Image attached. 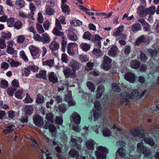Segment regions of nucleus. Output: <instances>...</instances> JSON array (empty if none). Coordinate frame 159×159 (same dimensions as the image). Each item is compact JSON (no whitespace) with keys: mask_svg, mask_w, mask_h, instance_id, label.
<instances>
[{"mask_svg":"<svg viewBox=\"0 0 159 159\" xmlns=\"http://www.w3.org/2000/svg\"><path fill=\"white\" fill-rule=\"evenodd\" d=\"M130 133L134 137H139L143 138L142 140L151 146H153L155 144V142L153 139L148 137L145 138V131L141 128L136 127L131 129L130 131Z\"/></svg>","mask_w":159,"mask_h":159,"instance_id":"nucleus-1","label":"nucleus"},{"mask_svg":"<svg viewBox=\"0 0 159 159\" xmlns=\"http://www.w3.org/2000/svg\"><path fill=\"white\" fill-rule=\"evenodd\" d=\"M139 94V91L137 89H135L132 91L130 94V95H129L128 93H124L122 95V98L121 100V103L124 105L128 104L129 102V99L133 98L135 97L138 96Z\"/></svg>","mask_w":159,"mask_h":159,"instance_id":"nucleus-2","label":"nucleus"},{"mask_svg":"<svg viewBox=\"0 0 159 159\" xmlns=\"http://www.w3.org/2000/svg\"><path fill=\"white\" fill-rule=\"evenodd\" d=\"M137 151L139 153L143 154L147 157H148L151 153L150 149L143 146V143L142 141L138 143L137 146Z\"/></svg>","mask_w":159,"mask_h":159,"instance_id":"nucleus-3","label":"nucleus"},{"mask_svg":"<svg viewBox=\"0 0 159 159\" xmlns=\"http://www.w3.org/2000/svg\"><path fill=\"white\" fill-rule=\"evenodd\" d=\"M95 152L97 159H106V155L108 153V150L106 148L100 146L97 148Z\"/></svg>","mask_w":159,"mask_h":159,"instance_id":"nucleus-4","label":"nucleus"},{"mask_svg":"<svg viewBox=\"0 0 159 159\" xmlns=\"http://www.w3.org/2000/svg\"><path fill=\"white\" fill-rule=\"evenodd\" d=\"M70 66L72 69V72H70V78L73 79V80H70L74 83L76 82V78L75 75V70L78 69L80 67L79 63L76 61L72 59L71 61L70 62Z\"/></svg>","mask_w":159,"mask_h":159,"instance_id":"nucleus-5","label":"nucleus"},{"mask_svg":"<svg viewBox=\"0 0 159 159\" xmlns=\"http://www.w3.org/2000/svg\"><path fill=\"white\" fill-rule=\"evenodd\" d=\"M55 24L56 26L53 30V34L57 36H61V38H63L64 33L60 31L62 30V27L60 22L57 19H56Z\"/></svg>","mask_w":159,"mask_h":159,"instance_id":"nucleus-6","label":"nucleus"},{"mask_svg":"<svg viewBox=\"0 0 159 159\" xmlns=\"http://www.w3.org/2000/svg\"><path fill=\"white\" fill-rule=\"evenodd\" d=\"M112 60L108 57L105 56L103 57V61L101 67L105 70H108L111 67V63Z\"/></svg>","mask_w":159,"mask_h":159,"instance_id":"nucleus-7","label":"nucleus"},{"mask_svg":"<svg viewBox=\"0 0 159 159\" xmlns=\"http://www.w3.org/2000/svg\"><path fill=\"white\" fill-rule=\"evenodd\" d=\"M116 153L117 154H118L119 156H118L117 155L115 159H129L127 157H126L125 150L122 147L118 149Z\"/></svg>","mask_w":159,"mask_h":159,"instance_id":"nucleus-8","label":"nucleus"},{"mask_svg":"<svg viewBox=\"0 0 159 159\" xmlns=\"http://www.w3.org/2000/svg\"><path fill=\"white\" fill-rule=\"evenodd\" d=\"M33 120L34 124L36 125L42 127L44 124L43 120L41 116L37 115L33 117Z\"/></svg>","mask_w":159,"mask_h":159,"instance_id":"nucleus-9","label":"nucleus"},{"mask_svg":"<svg viewBox=\"0 0 159 159\" xmlns=\"http://www.w3.org/2000/svg\"><path fill=\"white\" fill-rule=\"evenodd\" d=\"M147 38L144 35H141L139 36L136 40L134 45L136 46H139L141 43L145 44L149 43Z\"/></svg>","mask_w":159,"mask_h":159,"instance_id":"nucleus-10","label":"nucleus"},{"mask_svg":"<svg viewBox=\"0 0 159 159\" xmlns=\"http://www.w3.org/2000/svg\"><path fill=\"white\" fill-rule=\"evenodd\" d=\"M63 72L65 77V84H66L67 86V89H68L69 87V81L67 80L70 77V68L67 66H63Z\"/></svg>","mask_w":159,"mask_h":159,"instance_id":"nucleus-11","label":"nucleus"},{"mask_svg":"<svg viewBox=\"0 0 159 159\" xmlns=\"http://www.w3.org/2000/svg\"><path fill=\"white\" fill-rule=\"evenodd\" d=\"M49 81L52 84H55L58 82V79L56 75L53 72L49 73L48 75Z\"/></svg>","mask_w":159,"mask_h":159,"instance_id":"nucleus-12","label":"nucleus"},{"mask_svg":"<svg viewBox=\"0 0 159 159\" xmlns=\"http://www.w3.org/2000/svg\"><path fill=\"white\" fill-rule=\"evenodd\" d=\"M29 48L32 56L33 57L37 56L39 53H41L40 51L38 48L33 45L30 46Z\"/></svg>","mask_w":159,"mask_h":159,"instance_id":"nucleus-13","label":"nucleus"},{"mask_svg":"<svg viewBox=\"0 0 159 159\" xmlns=\"http://www.w3.org/2000/svg\"><path fill=\"white\" fill-rule=\"evenodd\" d=\"M137 12L139 16L142 17H145L148 14L146 8H144L142 6L138 7Z\"/></svg>","mask_w":159,"mask_h":159,"instance_id":"nucleus-14","label":"nucleus"},{"mask_svg":"<svg viewBox=\"0 0 159 159\" xmlns=\"http://www.w3.org/2000/svg\"><path fill=\"white\" fill-rule=\"evenodd\" d=\"M125 79L131 82H133L135 80V76L134 75L129 72L125 74L124 76Z\"/></svg>","mask_w":159,"mask_h":159,"instance_id":"nucleus-15","label":"nucleus"},{"mask_svg":"<svg viewBox=\"0 0 159 159\" xmlns=\"http://www.w3.org/2000/svg\"><path fill=\"white\" fill-rule=\"evenodd\" d=\"M49 48L52 51H55L58 49L59 48V45L57 42L53 41L50 43Z\"/></svg>","mask_w":159,"mask_h":159,"instance_id":"nucleus-16","label":"nucleus"},{"mask_svg":"<svg viewBox=\"0 0 159 159\" xmlns=\"http://www.w3.org/2000/svg\"><path fill=\"white\" fill-rule=\"evenodd\" d=\"M72 116L74 123L76 124H79L80 123L81 117L79 114L75 112L72 114Z\"/></svg>","mask_w":159,"mask_h":159,"instance_id":"nucleus-17","label":"nucleus"},{"mask_svg":"<svg viewBox=\"0 0 159 159\" xmlns=\"http://www.w3.org/2000/svg\"><path fill=\"white\" fill-rule=\"evenodd\" d=\"M118 48L115 45H113L108 52V55L114 57L118 52Z\"/></svg>","mask_w":159,"mask_h":159,"instance_id":"nucleus-18","label":"nucleus"},{"mask_svg":"<svg viewBox=\"0 0 159 159\" xmlns=\"http://www.w3.org/2000/svg\"><path fill=\"white\" fill-rule=\"evenodd\" d=\"M104 91V86L99 85L98 86L97 90V93L96 96L97 98L99 99L100 98Z\"/></svg>","mask_w":159,"mask_h":159,"instance_id":"nucleus-19","label":"nucleus"},{"mask_svg":"<svg viewBox=\"0 0 159 159\" xmlns=\"http://www.w3.org/2000/svg\"><path fill=\"white\" fill-rule=\"evenodd\" d=\"M86 146L87 148L90 150H93L94 148V145L95 142L93 140H88L86 142Z\"/></svg>","mask_w":159,"mask_h":159,"instance_id":"nucleus-20","label":"nucleus"},{"mask_svg":"<svg viewBox=\"0 0 159 159\" xmlns=\"http://www.w3.org/2000/svg\"><path fill=\"white\" fill-rule=\"evenodd\" d=\"M124 30L123 25L119 26L113 33V35L115 36H120Z\"/></svg>","mask_w":159,"mask_h":159,"instance_id":"nucleus-21","label":"nucleus"},{"mask_svg":"<svg viewBox=\"0 0 159 159\" xmlns=\"http://www.w3.org/2000/svg\"><path fill=\"white\" fill-rule=\"evenodd\" d=\"M47 122H46V124L44 126V128L45 129H49V131L51 132H54L56 130V127L53 125L50 124Z\"/></svg>","mask_w":159,"mask_h":159,"instance_id":"nucleus-22","label":"nucleus"},{"mask_svg":"<svg viewBox=\"0 0 159 159\" xmlns=\"http://www.w3.org/2000/svg\"><path fill=\"white\" fill-rule=\"evenodd\" d=\"M41 41L43 43H48L50 42V40L49 36L46 33H44L42 35Z\"/></svg>","mask_w":159,"mask_h":159,"instance_id":"nucleus-23","label":"nucleus"},{"mask_svg":"<svg viewBox=\"0 0 159 159\" xmlns=\"http://www.w3.org/2000/svg\"><path fill=\"white\" fill-rule=\"evenodd\" d=\"M130 65L131 67L134 69H137L140 66V63L136 60H132L130 62Z\"/></svg>","mask_w":159,"mask_h":159,"instance_id":"nucleus-24","label":"nucleus"},{"mask_svg":"<svg viewBox=\"0 0 159 159\" xmlns=\"http://www.w3.org/2000/svg\"><path fill=\"white\" fill-rule=\"evenodd\" d=\"M15 7L18 9H20L24 7L25 5V2L23 0H20L16 1Z\"/></svg>","mask_w":159,"mask_h":159,"instance_id":"nucleus-25","label":"nucleus"},{"mask_svg":"<svg viewBox=\"0 0 159 159\" xmlns=\"http://www.w3.org/2000/svg\"><path fill=\"white\" fill-rule=\"evenodd\" d=\"M46 71L43 70L40 71L39 74H37L36 76L37 78H43L44 79H46Z\"/></svg>","mask_w":159,"mask_h":159,"instance_id":"nucleus-26","label":"nucleus"},{"mask_svg":"<svg viewBox=\"0 0 159 159\" xmlns=\"http://www.w3.org/2000/svg\"><path fill=\"white\" fill-rule=\"evenodd\" d=\"M61 7L63 11L65 14L68 15L69 14L70 8L68 6L65 4H62Z\"/></svg>","mask_w":159,"mask_h":159,"instance_id":"nucleus-27","label":"nucleus"},{"mask_svg":"<svg viewBox=\"0 0 159 159\" xmlns=\"http://www.w3.org/2000/svg\"><path fill=\"white\" fill-rule=\"evenodd\" d=\"M44 101V97L43 96L39 94L37 95V98L36 100V102L38 104H42Z\"/></svg>","mask_w":159,"mask_h":159,"instance_id":"nucleus-28","label":"nucleus"},{"mask_svg":"<svg viewBox=\"0 0 159 159\" xmlns=\"http://www.w3.org/2000/svg\"><path fill=\"white\" fill-rule=\"evenodd\" d=\"M15 129V126L13 125H10L7 127V129L2 130L6 134H8L10 132L13 131Z\"/></svg>","mask_w":159,"mask_h":159,"instance_id":"nucleus-29","label":"nucleus"},{"mask_svg":"<svg viewBox=\"0 0 159 159\" xmlns=\"http://www.w3.org/2000/svg\"><path fill=\"white\" fill-rule=\"evenodd\" d=\"M7 62L11 64V66L17 67L21 64V63L17 61H15L11 59H9L8 60Z\"/></svg>","mask_w":159,"mask_h":159,"instance_id":"nucleus-30","label":"nucleus"},{"mask_svg":"<svg viewBox=\"0 0 159 159\" xmlns=\"http://www.w3.org/2000/svg\"><path fill=\"white\" fill-rule=\"evenodd\" d=\"M141 29L140 25L139 23L134 24L132 27V30L133 32L140 30Z\"/></svg>","mask_w":159,"mask_h":159,"instance_id":"nucleus-31","label":"nucleus"},{"mask_svg":"<svg viewBox=\"0 0 159 159\" xmlns=\"http://www.w3.org/2000/svg\"><path fill=\"white\" fill-rule=\"evenodd\" d=\"M53 115L52 113H49L47 114L46 116V118L47 120V122L48 123H52L53 122Z\"/></svg>","mask_w":159,"mask_h":159,"instance_id":"nucleus-32","label":"nucleus"},{"mask_svg":"<svg viewBox=\"0 0 159 159\" xmlns=\"http://www.w3.org/2000/svg\"><path fill=\"white\" fill-rule=\"evenodd\" d=\"M16 90V88L14 87H10L7 89V93L8 95L12 96L15 91Z\"/></svg>","mask_w":159,"mask_h":159,"instance_id":"nucleus-33","label":"nucleus"},{"mask_svg":"<svg viewBox=\"0 0 159 159\" xmlns=\"http://www.w3.org/2000/svg\"><path fill=\"white\" fill-rule=\"evenodd\" d=\"M81 48L84 51H87L90 48L89 45L86 43H82L80 45Z\"/></svg>","mask_w":159,"mask_h":159,"instance_id":"nucleus-34","label":"nucleus"},{"mask_svg":"<svg viewBox=\"0 0 159 159\" xmlns=\"http://www.w3.org/2000/svg\"><path fill=\"white\" fill-rule=\"evenodd\" d=\"M87 86L89 89L91 91V92H94L95 88L93 83L92 82L89 81L87 83Z\"/></svg>","mask_w":159,"mask_h":159,"instance_id":"nucleus-35","label":"nucleus"},{"mask_svg":"<svg viewBox=\"0 0 159 159\" xmlns=\"http://www.w3.org/2000/svg\"><path fill=\"white\" fill-rule=\"evenodd\" d=\"M148 14L150 15H153L156 11L155 7L154 6L150 7L149 8H146Z\"/></svg>","mask_w":159,"mask_h":159,"instance_id":"nucleus-36","label":"nucleus"},{"mask_svg":"<svg viewBox=\"0 0 159 159\" xmlns=\"http://www.w3.org/2000/svg\"><path fill=\"white\" fill-rule=\"evenodd\" d=\"M33 109L30 106H25V111L26 115L30 114L32 111Z\"/></svg>","mask_w":159,"mask_h":159,"instance_id":"nucleus-37","label":"nucleus"},{"mask_svg":"<svg viewBox=\"0 0 159 159\" xmlns=\"http://www.w3.org/2000/svg\"><path fill=\"white\" fill-rule=\"evenodd\" d=\"M23 90H18L15 93V96L18 98L22 99V93Z\"/></svg>","mask_w":159,"mask_h":159,"instance_id":"nucleus-38","label":"nucleus"},{"mask_svg":"<svg viewBox=\"0 0 159 159\" xmlns=\"http://www.w3.org/2000/svg\"><path fill=\"white\" fill-rule=\"evenodd\" d=\"M0 84L1 87L5 89L8 87V82L6 80H1Z\"/></svg>","mask_w":159,"mask_h":159,"instance_id":"nucleus-39","label":"nucleus"},{"mask_svg":"<svg viewBox=\"0 0 159 159\" xmlns=\"http://www.w3.org/2000/svg\"><path fill=\"white\" fill-rule=\"evenodd\" d=\"M64 35H63V38H62V40L61 42V46H62V52H65V48L66 46L67 42L64 39Z\"/></svg>","mask_w":159,"mask_h":159,"instance_id":"nucleus-40","label":"nucleus"},{"mask_svg":"<svg viewBox=\"0 0 159 159\" xmlns=\"http://www.w3.org/2000/svg\"><path fill=\"white\" fill-rule=\"evenodd\" d=\"M93 52V54L98 56H102L103 53L99 49L94 48Z\"/></svg>","mask_w":159,"mask_h":159,"instance_id":"nucleus-41","label":"nucleus"},{"mask_svg":"<svg viewBox=\"0 0 159 159\" xmlns=\"http://www.w3.org/2000/svg\"><path fill=\"white\" fill-rule=\"evenodd\" d=\"M7 52L9 54H13L14 53L16 54V51H14L12 47H10V46L7 47Z\"/></svg>","mask_w":159,"mask_h":159,"instance_id":"nucleus-42","label":"nucleus"},{"mask_svg":"<svg viewBox=\"0 0 159 159\" xmlns=\"http://www.w3.org/2000/svg\"><path fill=\"white\" fill-rule=\"evenodd\" d=\"M20 57L24 60V61H28V59L24 51H21L20 52Z\"/></svg>","mask_w":159,"mask_h":159,"instance_id":"nucleus-43","label":"nucleus"},{"mask_svg":"<svg viewBox=\"0 0 159 159\" xmlns=\"http://www.w3.org/2000/svg\"><path fill=\"white\" fill-rule=\"evenodd\" d=\"M92 38L91 39L92 42L101 41V40L102 39V38L99 35L97 34H95L94 35H93Z\"/></svg>","mask_w":159,"mask_h":159,"instance_id":"nucleus-44","label":"nucleus"},{"mask_svg":"<svg viewBox=\"0 0 159 159\" xmlns=\"http://www.w3.org/2000/svg\"><path fill=\"white\" fill-rule=\"evenodd\" d=\"M91 36L92 35L91 33L87 31L84 33L83 37L84 39L89 40L91 39Z\"/></svg>","mask_w":159,"mask_h":159,"instance_id":"nucleus-45","label":"nucleus"},{"mask_svg":"<svg viewBox=\"0 0 159 159\" xmlns=\"http://www.w3.org/2000/svg\"><path fill=\"white\" fill-rule=\"evenodd\" d=\"M36 28L38 32L39 33L42 34L44 32V30H43L42 25L41 24L39 23L37 24Z\"/></svg>","mask_w":159,"mask_h":159,"instance_id":"nucleus-46","label":"nucleus"},{"mask_svg":"<svg viewBox=\"0 0 159 159\" xmlns=\"http://www.w3.org/2000/svg\"><path fill=\"white\" fill-rule=\"evenodd\" d=\"M86 65L85 69L86 70L88 71L93 69V67L94 66V64L93 63L89 62L87 63Z\"/></svg>","mask_w":159,"mask_h":159,"instance_id":"nucleus-47","label":"nucleus"},{"mask_svg":"<svg viewBox=\"0 0 159 159\" xmlns=\"http://www.w3.org/2000/svg\"><path fill=\"white\" fill-rule=\"evenodd\" d=\"M5 39L1 37L0 39V48L1 49L4 48L6 47V44L5 42Z\"/></svg>","mask_w":159,"mask_h":159,"instance_id":"nucleus-48","label":"nucleus"},{"mask_svg":"<svg viewBox=\"0 0 159 159\" xmlns=\"http://www.w3.org/2000/svg\"><path fill=\"white\" fill-rule=\"evenodd\" d=\"M112 88L113 90L116 92H119L120 90V88L116 84L114 83L112 84Z\"/></svg>","mask_w":159,"mask_h":159,"instance_id":"nucleus-49","label":"nucleus"},{"mask_svg":"<svg viewBox=\"0 0 159 159\" xmlns=\"http://www.w3.org/2000/svg\"><path fill=\"white\" fill-rule=\"evenodd\" d=\"M24 101L25 103H30L33 101V99L30 97V95L27 93L25 99L24 100Z\"/></svg>","mask_w":159,"mask_h":159,"instance_id":"nucleus-50","label":"nucleus"},{"mask_svg":"<svg viewBox=\"0 0 159 159\" xmlns=\"http://www.w3.org/2000/svg\"><path fill=\"white\" fill-rule=\"evenodd\" d=\"M70 23L75 26H78L81 25L82 22L79 20H76V21H72Z\"/></svg>","mask_w":159,"mask_h":159,"instance_id":"nucleus-51","label":"nucleus"},{"mask_svg":"<svg viewBox=\"0 0 159 159\" xmlns=\"http://www.w3.org/2000/svg\"><path fill=\"white\" fill-rule=\"evenodd\" d=\"M61 60L62 62L66 63L68 61V58L67 55L65 53H63L61 56Z\"/></svg>","mask_w":159,"mask_h":159,"instance_id":"nucleus-52","label":"nucleus"},{"mask_svg":"<svg viewBox=\"0 0 159 159\" xmlns=\"http://www.w3.org/2000/svg\"><path fill=\"white\" fill-rule=\"evenodd\" d=\"M102 133L105 136H109L111 134V132L107 128H104L102 131Z\"/></svg>","mask_w":159,"mask_h":159,"instance_id":"nucleus-53","label":"nucleus"},{"mask_svg":"<svg viewBox=\"0 0 159 159\" xmlns=\"http://www.w3.org/2000/svg\"><path fill=\"white\" fill-rule=\"evenodd\" d=\"M93 116L94 118V120H96L97 119L101 116L100 114L96 110L94 109L93 110Z\"/></svg>","mask_w":159,"mask_h":159,"instance_id":"nucleus-54","label":"nucleus"},{"mask_svg":"<svg viewBox=\"0 0 159 159\" xmlns=\"http://www.w3.org/2000/svg\"><path fill=\"white\" fill-rule=\"evenodd\" d=\"M54 61L52 60L47 61H44L43 63V65H47L50 67H51L53 65Z\"/></svg>","mask_w":159,"mask_h":159,"instance_id":"nucleus-55","label":"nucleus"},{"mask_svg":"<svg viewBox=\"0 0 159 159\" xmlns=\"http://www.w3.org/2000/svg\"><path fill=\"white\" fill-rule=\"evenodd\" d=\"M80 59L82 62H86L88 61L89 58L86 55H81L80 56Z\"/></svg>","mask_w":159,"mask_h":159,"instance_id":"nucleus-56","label":"nucleus"},{"mask_svg":"<svg viewBox=\"0 0 159 159\" xmlns=\"http://www.w3.org/2000/svg\"><path fill=\"white\" fill-rule=\"evenodd\" d=\"M22 25L21 22L20 20H18L13 25L15 28L19 29L20 28Z\"/></svg>","mask_w":159,"mask_h":159,"instance_id":"nucleus-57","label":"nucleus"},{"mask_svg":"<svg viewBox=\"0 0 159 159\" xmlns=\"http://www.w3.org/2000/svg\"><path fill=\"white\" fill-rule=\"evenodd\" d=\"M31 63V64L29 65L28 66L29 69L32 70L34 72H37L38 70V67H36V66L33 65V64L32 62Z\"/></svg>","mask_w":159,"mask_h":159,"instance_id":"nucleus-58","label":"nucleus"},{"mask_svg":"<svg viewBox=\"0 0 159 159\" xmlns=\"http://www.w3.org/2000/svg\"><path fill=\"white\" fill-rule=\"evenodd\" d=\"M79 155L78 152L75 150L74 149L70 150V156L72 157H77Z\"/></svg>","mask_w":159,"mask_h":159,"instance_id":"nucleus-59","label":"nucleus"},{"mask_svg":"<svg viewBox=\"0 0 159 159\" xmlns=\"http://www.w3.org/2000/svg\"><path fill=\"white\" fill-rule=\"evenodd\" d=\"M11 84L13 86L12 87H14L16 88H18L19 87L18 81L16 79H14L11 82Z\"/></svg>","mask_w":159,"mask_h":159,"instance_id":"nucleus-60","label":"nucleus"},{"mask_svg":"<svg viewBox=\"0 0 159 159\" xmlns=\"http://www.w3.org/2000/svg\"><path fill=\"white\" fill-rule=\"evenodd\" d=\"M14 18H11L7 20V24L8 26L12 27L14 25Z\"/></svg>","mask_w":159,"mask_h":159,"instance_id":"nucleus-61","label":"nucleus"},{"mask_svg":"<svg viewBox=\"0 0 159 159\" xmlns=\"http://www.w3.org/2000/svg\"><path fill=\"white\" fill-rule=\"evenodd\" d=\"M139 57L141 60L145 62L147 59L146 56L144 53L142 52L140 54Z\"/></svg>","mask_w":159,"mask_h":159,"instance_id":"nucleus-62","label":"nucleus"},{"mask_svg":"<svg viewBox=\"0 0 159 159\" xmlns=\"http://www.w3.org/2000/svg\"><path fill=\"white\" fill-rule=\"evenodd\" d=\"M25 40V38L24 36L20 35L17 38V42L18 43H23Z\"/></svg>","mask_w":159,"mask_h":159,"instance_id":"nucleus-63","label":"nucleus"},{"mask_svg":"<svg viewBox=\"0 0 159 159\" xmlns=\"http://www.w3.org/2000/svg\"><path fill=\"white\" fill-rule=\"evenodd\" d=\"M11 36V33H8L6 34V33H3V35L1 37L3 38L4 39H10Z\"/></svg>","mask_w":159,"mask_h":159,"instance_id":"nucleus-64","label":"nucleus"}]
</instances>
